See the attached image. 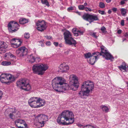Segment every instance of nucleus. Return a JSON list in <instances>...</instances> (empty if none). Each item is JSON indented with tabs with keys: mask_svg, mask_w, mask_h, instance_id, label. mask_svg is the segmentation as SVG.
Returning <instances> with one entry per match:
<instances>
[{
	"mask_svg": "<svg viewBox=\"0 0 128 128\" xmlns=\"http://www.w3.org/2000/svg\"><path fill=\"white\" fill-rule=\"evenodd\" d=\"M71 82L73 84L70 86L66 83V80L61 77H57L53 79L52 81V85L53 88L57 92H63L70 89L74 90H76L78 88L79 84L78 80L76 76L74 75H72Z\"/></svg>",
	"mask_w": 128,
	"mask_h": 128,
	"instance_id": "obj_1",
	"label": "nucleus"
},
{
	"mask_svg": "<svg viewBox=\"0 0 128 128\" xmlns=\"http://www.w3.org/2000/svg\"><path fill=\"white\" fill-rule=\"evenodd\" d=\"M74 115L71 111H63L58 116L57 122L60 125H67L73 124L74 122Z\"/></svg>",
	"mask_w": 128,
	"mask_h": 128,
	"instance_id": "obj_2",
	"label": "nucleus"
},
{
	"mask_svg": "<svg viewBox=\"0 0 128 128\" xmlns=\"http://www.w3.org/2000/svg\"><path fill=\"white\" fill-rule=\"evenodd\" d=\"M93 83L90 80L84 82L81 88V90L78 93V96L82 98H85L84 96H90V92L94 88Z\"/></svg>",
	"mask_w": 128,
	"mask_h": 128,
	"instance_id": "obj_3",
	"label": "nucleus"
},
{
	"mask_svg": "<svg viewBox=\"0 0 128 128\" xmlns=\"http://www.w3.org/2000/svg\"><path fill=\"white\" fill-rule=\"evenodd\" d=\"M48 68V66L46 64H36L33 66L32 70L35 73L38 72V74L42 75L44 72L47 70Z\"/></svg>",
	"mask_w": 128,
	"mask_h": 128,
	"instance_id": "obj_4",
	"label": "nucleus"
},
{
	"mask_svg": "<svg viewBox=\"0 0 128 128\" xmlns=\"http://www.w3.org/2000/svg\"><path fill=\"white\" fill-rule=\"evenodd\" d=\"M25 79H21L16 82L17 86L21 89L28 91L31 89V86Z\"/></svg>",
	"mask_w": 128,
	"mask_h": 128,
	"instance_id": "obj_5",
	"label": "nucleus"
},
{
	"mask_svg": "<svg viewBox=\"0 0 128 128\" xmlns=\"http://www.w3.org/2000/svg\"><path fill=\"white\" fill-rule=\"evenodd\" d=\"M64 39L66 44L69 45H75L76 44V40L72 37L71 33L68 30H66L64 33Z\"/></svg>",
	"mask_w": 128,
	"mask_h": 128,
	"instance_id": "obj_6",
	"label": "nucleus"
},
{
	"mask_svg": "<svg viewBox=\"0 0 128 128\" xmlns=\"http://www.w3.org/2000/svg\"><path fill=\"white\" fill-rule=\"evenodd\" d=\"M15 80L13 76L9 74H1L0 76V80L2 83L9 84Z\"/></svg>",
	"mask_w": 128,
	"mask_h": 128,
	"instance_id": "obj_7",
	"label": "nucleus"
},
{
	"mask_svg": "<svg viewBox=\"0 0 128 128\" xmlns=\"http://www.w3.org/2000/svg\"><path fill=\"white\" fill-rule=\"evenodd\" d=\"M101 51L100 52H96L98 56H102L107 60L110 59L112 57V55L106 50V48L103 46H100Z\"/></svg>",
	"mask_w": 128,
	"mask_h": 128,
	"instance_id": "obj_8",
	"label": "nucleus"
},
{
	"mask_svg": "<svg viewBox=\"0 0 128 128\" xmlns=\"http://www.w3.org/2000/svg\"><path fill=\"white\" fill-rule=\"evenodd\" d=\"M48 116L42 114L38 115L36 118L35 119L36 120H38V124H40L41 126H40L37 127V128H39L44 126L45 122L48 120Z\"/></svg>",
	"mask_w": 128,
	"mask_h": 128,
	"instance_id": "obj_9",
	"label": "nucleus"
},
{
	"mask_svg": "<svg viewBox=\"0 0 128 128\" xmlns=\"http://www.w3.org/2000/svg\"><path fill=\"white\" fill-rule=\"evenodd\" d=\"M82 18L84 20L89 22L91 24L94 21L98 20V16L95 14H85L82 16Z\"/></svg>",
	"mask_w": 128,
	"mask_h": 128,
	"instance_id": "obj_10",
	"label": "nucleus"
},
{
	"mask_svg": "<svg viewBox=\"0 0 128 128\" xmlns=\"http://www.w3.org/2000/svg\"><path fill=\"white\" fill-rule=\"evenodd\" d=\"M47 23L44 20H38L36 24V29L38 31L43 32L47 28Z\"/></svg>",
	"mask_w": 128,
	"mask_h": 128,
	"instance_id": "obj_11",
	"label": "nucleus"
},
{
	"mask_svg": "<svg viewBox=\"0 0 128 128\" xmlns=\"http://www.w3.org/2000/svg\"><path fill=\"white\" fill-rule=\"evenodd\" d=\"M8 30L12 32H15L19 28V25L16 22H11L8 24Z\"/></svg>",
	"mask_w": 128,
	"mask_h": 128,
	"instance_id": "obj_12",
	"label": "nucleus"
},
{
	"mask_svg": "<svg viewBox=\"0 0 128 128\" xmlns=\"http://www.w3.org/2000/svg\"><path fill=\"white\" fill-rule=\"evenodd\" d=\"M27 49L24 46L19 48L16 51V54L18 56L22 57L27 54Z\"/></svg>",
	"mask_w": 128,
	"mask_h": 128,
	"instance_id": "obj_13",
	"label": "nucleus"
},
{
	"mask_svg": "<svg viewBox=\"0 0 128 128\" xmlns=\"http://www.w3.org/2000/svg\"><path fill=\"white\" fill-rule=\"evenodd\" d=\"M39 100L37 101L36 102H32V103H28V104L31 107L34 108H38L44 106L45 103V100Z\"/></svg>",
	"mask_w": 128,
	"mask_h": 128,
	"instance_id": "obj_14",
	"label": "nucleus"
},
{
	"mask_svg": "<svg viewBox=\"0 0 128 128\" xmlns=\"http://www.w3.org/2000/svg\"><path fill=\"white\" fill-rule=\"evenodd\" d=\"M99 57V56H98V55L96 52H94L92 53V55L91 57L87 59V61L89 64L93 65Z\"/></svg>",
	"mask_w": 128,
	"mask_h": 128,
	"instance_id": "obj_15",
	"label": "nucleus"
},
{
	"mask_svg": "<svg viewBox=\"0 0 128 128\" xmlns=\"http://www.w3.org/2000/svg\"><path fill=\"white\" fill-rule=\"evenodd\" d=\"M12 42H14L16 43H14L12 44V46L14 48H17L21 46L22 42L21 40L17 39L16 38H12L11 40Z\"/></svg>",
	"mask_w": 128,
	"mask_h": 128,
	"instance_id": "obj_16",
	"label": "nucleus"
},
{
	"mask_svg": "<svg viewBox=\"0 0 128 128\" xmlns=\"http://www.w3.org/2000/svg\"><path fill=\"white\" fill-rule=\"evenodd\" d=\"M28 58L30 59L29 62L31 63L35 62H39L41 60L39 56H37L36 57H34L32 55H29L28 56Z\"/></svg>",
	"mask_w": 128,
	"mask_h": 128,
	"instance_id": "obj_17",
	"label": "nucleus"
},
{
	"mask_svg": "<svg viewBox=\"0 0 128 128\" xmlns=\"http://www.w3.org/2000/svg\"><path fill=\"white\" fill-rule=\"evenodd\" d=\"M8 46V45L6 43L0 41V54L5 52V49Z\"/></svg>",
	"mask_w": 128,
	"mask_h": 128,
	"instance_id": "obj_18",
	"label": "nucleus"
},
{
	"mask_svg": "<svg viewBox=\"0 0 128 128\" xmlns=\"http://www.w3.org/2000/svg\"><path fill=\"white\" fill-rule=\"evenodd\" d=\"M59 68L60 71L63 72H67L69 69V67L67 65H66L65 64L63 63L60 65L59 66Z\"/></svg>",
	"mask_w": 128,
	"mask_h": 128,
	"instance_id": "obj_19",
	"label": "nucleus"
},
{
	"mask_svg": "<svg viewBox=\"0 0 128 128\" xmlns=\"http://www.w3.org/2000/svg\"><path fill=\"white\" fill-rule=\"evenodd\" d=\"M14 123L16 126L19 128H22L20 125L25 123V122L23 120L19 119L16 120L15 121Z\"/></svg>",
	"mask_w": 128,
	"mask_h": 128,
	"instance_id": "obj_20",
	"label": "nucleus"
},
{
	"mask_svg": "<svg viewBox=\"0 0 128 128\" xmlns=\"http://www.w3.org/2000/svg\"><path fill=\"white\" fill-rule=\"evenodd\" d=\"M39 100H42L40 98H39L38 97H33L30 98L28 101V103H32V102H36L37 101Z\"/></svg>",
	"mask_w": 128,
	"mask_h": 128,
	"instance_id": "obj_21",
	"label": "nucleus"
},
{
	"mask_svg": "<svg viewBox=\"0 0 128 128\" xmlns=\"http://www.w3.org/2000/svg\"><path fill=\"white\" fill-rule=\"evenodd\" d=\"M28 22V20L25 18H21L19 20V23L21 24H24Z\"/></svg>",
	"mask_w": 128,
	"mask_h": 128,
	"instance_id": "obj_22",
	"label": "nucleus"
},
{
	"mask_svg": "<svg viewBox=\"0 0 128 128\" xmlns=\"http://www.w3.org/2000/svg\"><path fill=\"white\" fill-rule=\"evenodd\" d=\"M121 70H124L125 71H126V65L124 63H123L122 65H121L120 66L118 67Z\"/></svg>",
	"mask_w": 128,
	"mask_h": 128,
	"instance_id": "obj_23",
	"label": "nucleus"
},
{
	"mask_svg": "<svg viewBox=\"0 0 128 128\" xmlns=\"http://www.w3.org/2000/svg\"><path fill=\"white\" fill-rule=\"evenodd\" d=\"M92 54H91L90 52H88L84 54V56L85 58H87V59H88L91 57V56H92Z\"/></svg>",
	"mask_w": 128,
	"mask_h": 128,
	"instance_id": "obj_24",
	"label": "nucleus"
},
{
	"mask_svg": "<svg viewBox=\"0 0 128 128\" xmlns=\"http://www.w3.org/2000/svg\"><path fill=\"white\" fill-rule=\"evenodd\" d=\"M11 63L10 62L4 61L2 63V64L4 66H8L10 65Z\"/></svg>",
	"mask_w": 128,
	"mask_h": 128,
	"instance_id": "obj_25",
	"label": "nucleus"
},
{
	"mask_svg": "<svg viewBox=\"0 0 128 128\" xmlns=\"http://www.w3.org/2000/svg\"><path fill=\"white\" fill-rule=\"evenodd\" d=\"M121 13L123 16H124L126 13V10L124 8H122L120 10Z\"/></svg>",
	"mask_w": 128,
	"mask_h": 128,
	"instance_id": "obj_26",
	"label": "nucleus"
},
{
	"mask_svg": "<svg viewBox=\"0 0 128 128\" xmlns=\"http://www.w3.org/2000/svg\"><path fill=\"white\" fill-rule=\"evenodd\" d=\"M41 2L43 4H45L48 6H49V3L47 0H41Z\"/></svg>",
	"mask_w": 128,
	"mask_h": 128,
	"instance_id": "obj_27",
	"label": "nucleus"
},
{
	"mask_svg": "<svg viewBox=\"0 0 128 128\" xmlns=\"http://www.w3.org/2000/svg\"><path fill=\"white\" fill-rule=\"evenodd\" d=\"M10 56V58H16V56L10 53H7L5 55V56L6 57L7 56Z\"/></svg>",
	"mask_w": 128,
	"mask_h": 128,
	"instance_id": "obj_28",
	"label": "nucleus"
},
{
	"mask_svg": "<svg viewBox=\"0 0 128 128\" xmlns=\"http://www.w3.org/2000/svg\"><path fill=\"white\" fill-rule=\"evenodd\" d=\"M102 106V108L103 111H104L106 112H108V109L107 107L104 106Z\"/></svg>",
	"mask_w": 128,
	"mask_h": 128,
	"instance_id": "obj_29",
	"label": "nucleus"
},
{
	"mask_svg": "<svg viewBox=\"0 0 128 128\" xmlns=\"http://www.w3.org/2000/svg\"><path fill=\"white\" fill-rule=\"evenodd\" d=\"M99 6L100 7L102 8H104L105 7L104 4L102 2H100V3Z\"/></svg>",
	"mask_w": 128,
	"mask_h": 128,
	"instance_id": "obj_30",
	"label": "nucleus"
},
{
	"mask_svg": "<svg viewBox=\"0 0 128 128\" xmlns=\"http://www.w3.org/2000/svg\"><path fill=\"white\" fill-rule=\"evenodd\" d=\"M96 32H91L90 33V35L93 37L97 38V36L96 35Z\"/></svg>",
	"mask_w": 128,
	"mask_h": 128,
	"instance_id": "obj_31",
	"label": "nucleus"
},
{
	"mask_svg": "<svg viewBox=\"0 0 128 128\" xmlns=\"http://www.w3.org/2000/svg\"><path fill=\"white\" fill-rule=\"evenodd\" d=\"M100 30L103 33H105L106 32V28L104 26H102Z\"/></svg>",
	"mask_w": 128,
	"mask_h": 128,
	"instance_id": "obj_32",
	"label": "nucleus"
},
{
	"mask_svg": "<svg viewBox=\"0 0 128 128\" xmlns=\"http://www.w3.org/2000/svg\"><path fill=\"white\" fill-rule=\"evenodd\" d=\"M24 37L26 38H28L30 37V35L29 33H25L24 35Z\"/></svg>",
	"mask_w": 128,
	"mask_h": 128,
	"instance_id": "obj_33",
	"label": "nucleus"
},
{
	"mask_svg": "<svg viewBox=\"0 0 128 128\" xmlns=\"http://www.w3.org/2000/svg\"><path fill=\"white\" fill-rule=\"evenodd\" d=\"M78 36L83 35L84 33V32L83 31L79 30H78Z\"/></svg>",
	"mask_w": 128,
	"mask_h": 128,
	"instance_id": "obj_34",
	"label": "nucleus"
},
{
	"mask_svg": "<svg viewBox=\"0 0 128 128\" xmlns=\"http://www.w3.org/2000/svg\"><path fill=\"white\" fill-rule=\"evenodd\" d=\"M78 8L80 10H83L85 8L83 5H80L78 6Z\"/></svg>",
	"mask_w": 128,
	"mask_h": 128,
	"instance_id": "obj_35",
	"label": "nucleus"
},
{
	"mask_svg": "<svg viewBox=\"0 0 128 128\" xmlns=\"http://www.w3.org/2000/svg\"><path fill=\"white\" fill-rule=\"evenodd\" d=\"M85 10L86 11L91 12L92 11V9L90 8L86 7L85 8Z\"/></svg>",
	"mask_w": 128,
	"mask_h": 128,
	"instance_id": "obj_36",
	"label": "nucleus"
},
{
	"mask_svg": "<svg viewBox=\"0 0 128 128\" xmlns=\"http://www.w3.org/2000/svg\"><path fill=\"white\" fill-rule=\"evenodd\" d=\"M76 125L78 127H81V128H83V126H84L83 125V124H81L78 123H77L76 124Z\"/></svg>",
	"mask_w": 128,
	"mask_h": 128,
	"instance_id": "obj_37",
	"label": "nucleus"
},
{
	"mask_svg": "<svg viewBox=\"0 0 128 128\" xmlns=\"http://www.w3.org/2000/svg\"><path fill=\"white\" fill-rule=\"evenodd\" d=\"M73 10V8L72 6L68 8L67 10L68 11L70 12Z\"/></svg>",
	"mask_w": 128,
	"mask_h": 128,
	"instance_id": "obj_38",
	"label": "nucleus"
},
{
	"mask_svg": "<svg viewBox=\"0 0 128 128\" xmlns=\"http://www.w3.org/2000/svg\"><path fill=\"white\" fill-rule=\"evenodd\" d=\"M99 13L102 15L104 14H105V12L104 11H102L100 10H98Z\"/></svg>",
	"mask_w": 128,
	"mask_h": 128,
	"instance_id": "obj_39",
	"label": "nucleus"
},
{
	"mask_svg": "<svg viewBox=\"0 0 128 128\" xmlns=\"http://www.w3.org/2000/svg\"><path fill=\"white\" fill-rule=\"evenodd\" d=\"M44 37L50 40L52 38V37L51 36H44Z\"/></svg>",
	"mask_w": 128,
	"mask_h": 128,
	"instance_id": "obj_40",
	"label": "nucleus"
},
{
	"mask_svg": "<svg viewBox=\"0 0 128 128\" xmlns=\"http://www.w3.org/2000/svg\"><path fill=\"white\" fill-rule=\"evenodd\" d=\"M46 44L47 46H50L51 45V43L50 42H47Z\"/></svg>",
	"mask_w": 128,
	"mask_h": 128,
	"instance_id": "obj_41",
	"label": "nucleus"
},
{
	"mask_svg": "<svg viewBox=\"0 0 128 128\" xmlns=\"http://www.w3.org/2000/svg\"><path fill=\"white\" fill-rule=\"evenodd\" d=\"M121 25L122 26H124V20H122L121 21Z\"/></svg>",
	"mask_w": 128,
	"mask_h": 128,
	"instance_id": "obj_42",
	"label": "nucleus"
},
{
	"mask_svg": "<svg viewBox=\"0 0 128 128\" xmlns=\"http://www.w3.org/2000/svg\"><path fill=\"white\" fill-rule=\"evenodd\" d=\"M78 30L77 29V30H76V31L75 32V33H74V36H78Z\"/></svg>",
	"mask_w": 128,
	"mask_h": 128,
	"instance_id": "obj_43",
	"label": "nucleus"
},
{
	"mask_svg": "<svg viewBox=\"0 0 128 128\" xmlns=\"http://www.w3.org/2000/svg\"><path fill=\"white\" fill-rule=\"evenodd\" d=\"M77 29L75 28H73L72 30V32L74 34V33H75V32L76 31V30Z\"/></svg>",
	"mask_w": 128,
	"mask_h": 128,
	"instance_id": "obj_44",
	"label": "nucleus"
},
{
	"mask_svg": "<svg viewBox=\"0 0 128 128\" xmlns=\"http://www.w3.org/2000/svg\"><path fill=\"white\" fill-rule=\"evenodd\" d=\"M54 44L56 46H58V42H54Z\"/></svg>",
	"mask_w": 128,
	"mask_h": 128,
	"instance_id": "obj_45",
	"label": "nucleus"
},
{
	"mask_svg": "<svg viewBox=\"0 0 128 128\" xmlns=\"http://www.w3.org/2000/svg\"><path fill=\"white\" fill-rule=\"evenodd\" d=\"M41 44L42 46L43 47L44 46V44L42 43V41H40L39 42Z\"/></svg>",
	"mask_w": 128,
	"mask_h": 128,
	"instance_id": "obj_46",
	"label": "nucleus"
},
{
	"mask_svg": "<svg viewBox=\"0 0 128 128\" xmlns=\"http://www.w3.org/2000/svg\"><path fill=\"white\" fill-rule=\"evenodd\" d=\"M122 32V30H118L117 33L119 34H120Z\"/></svg>",
	"mask_w": 128,
	"mask_h": 128,
	"instance_id": "obj_47",
	"label": "nucleus"
},
{
	"mask_svg": "<svg viewBox=\"0 0 128 128\" xmlns=\"http://www.w3.org/2000/svg\"><path fill=\"white\" fill-rule=\"evenodd\" d=\"M117 9L116 8H112V10L114 12H116L117 11Z\"/></svg>",
	"mask_w": 128,
	"mask_h": 128,
	"instance_id": "obj_48",
	"label": "nucleus"
},
{
	"mask_svg": "<svg viewBox=\"0 0 128 128\" xmlns=\"http://www.w3.org/2000/svg\"><path fill=\"white\" fill-rule=\"evenodd\" d=\"M124 35L125 37H128V33L126 32Z\"/></svg>",
	"mask_w": 128,
	"mask_h": 128,
	"instance_id": "obj_49",
	"label": "nucleus"
},
{
	"mask_svg": "<svg viewBox=\"0 0 128 128\" xmlns=\"http://www.w3.org/2000/svg\"><path fill=\"white\" fill-rule=\"evenodd\" d=\"M2 95V91H0V100L1 99Z\"/></svg>",
	"mask_w": 128,
	"mask_h": 128,
	"instance_id": "obj_50",
	"label": "nucleus"
},
{
	"mask_svg": "<svg viewBox=\"0 0 128 128\" xmlns=\"http://www.w3.org/2000/svg\"><path fill=\"white\" fill-rule=\"evenodd\" d=\"M9 116L10 118H11L12 119V116H13V115L11 113L9 115Z\"/></svg>",
	"mask_w": 128,
	"mask_h": 128,
	"instance_id": "obj_51",
	"label": "nucleus"
},
{
	"mask_svg": "<svg viewBox=\"0 0 128 128\" xmlns=\"http://www.w3.org/2000/svg\"><path fill=\"white\" fill-rule=\"evenodd\" d=\"M125 3V2L124 1H122L120 2V4L121 5H123Z\"/></svg>",
	"mask_w": 128,
	"mask_h": 128,
	"instance_id": "obj_52",
	"label": "nucleus"
},
{
	"mask_svg": "<svg viewBox=\"0 0 128 128\" xmlns=\"http://www.w3.org/2000/svg\"><path fill=\"white\" fill-rule=\"evenodd\" d=\"M111 0H106V2L108 3L110 2Z\"/></svg>",
	"mask_w": 128,
	"mask_h": 128,
	"instance_id": "obj_53",
	"label": "nucleus"
},
{
	"mask_svg": "<svg viewBox=\"0 0 128 128\" xmlns=\"http://www.w3.org/2000/svg\"><path fill=\"white\" fill-rule=\"evenodd\" d=\"M88 5V4L86 2H85L84 4V6H87Z\"/></svg>",
	"mask_w": 128,
	"mask_h": 128,
	"instance_id": "obj_54",
	"label": "nucleus"
},
{
	"mask_svg": "<svg viewBox=\"0 0 128 128\" xmlns=\"http://www.w3.org/2000/svg\"><path fill=\"white\" fill-rule=\"evenodd\" d=\"M23 124H24V126L26 128V127H27V124H25L24 123Z\"/></svg>",
	"mask_w": 128,
	"mask_h": 128,
	"instance_id": "obj_55",
	"label": "nucleus"
},
{
	"mask_svg": "<svg viewBox=\"0 0 128 128\" xmlns=\"http://www.w3.org/2000/svg\"><path fill=\"white\" fill-rule=\"evenodd\" d=\"M112 11L110 10H109L108 11V13L109 14H110L111 13Z\"/></svg>",
	"mask_w": 128,
	"mask_h": 128,
	"instance_id": "obj_56",
	"label": "nucleus"
},
{
	"mask_svg": "<svg viewBox=\"0 0 128 128\" xmlns=\"http://www.w3.org/2000/svg\"><path fill=\"white\" fill-rule=\"evenodd\" d=\"M76 13H77L79 15H80V14H81L79 12H76Z\"/></svg>",
	"mask_w": 128,
	"mask_h": 128,
	"instance_id": "obj_57",
	"label": "nucleus"
},
{
	"mask_svg": "<svg viewBox=\"0 0 128 128\" xmlns=\"http://www.w3.org/2000/svg\"><path fill=\"white\" fill-rule=\"evenodd\" d=\"M126 40V38H123L122 40V42H124V41H125V40Z\"/></svg>",
	"mask_w": 128,
	"mask_h": 128,
	"instance_id": "obj_58",
	"label": "nucleus"
},
{
	"mask_svg": "<svg viewBox=\"0 0 128 128\" xmlns=\"http://www.w3.org/2000/svg\"><path fill=\"white\" fill-rule=\"evenodd\" d=\"M68 52H68V51H67L66 52H65V53H66V54H68Z\"/></svg>",
	"mask_w": 128,
	"mask_h": 128,
	"instance_id": "obj_59",
	"label": "nucleus"
},
{
	"mask_svg": "<svg viewBox=\"0 0 128 128\" xmlns=\"http://www.w3.org/2000/svg\"><path fill=\"white\" fill-rule=\"evenodd\" d=\"M126 20H128V18H126Z\"/></svg>",
	"mask_w": 128,
	"mask_h": 128,
	"instance_id": "obj_60",
	"label": "nucleus"
},
{
	"mask_svg": "<svg viewBox=\"0 0 128 128\" xmlns=\"http://www.w3.org/2000/svg\"><path fill=\"white\" fill-rule=\"evenodd\" d=\"M87 24V25H88V24Z\"/></svg>",
	"mask_w": 128,
	"mask_h": 128,
	"instance_id": "obj_61",
	"label": "nucleus"
},
{
	"mask_svg": "<svg viewBox=\"0 0 128 128\" xmlns=\"http://www.w3.org/2000/svg\"><path fill=\"white\" fill-rule=\"evenodd\" d=\"M112 59H113V58H114L113 57V56H112Z\"/></svg>",
	"mask_w": 128,
	"mask_h": 128,
	"instance_id": "obj_62",
	"label": "nucleus"
},
{
	"mask_svg": "<svg viewBox=\"0 0 128 128\" xmlns=\"http://www.w3.org/2000/svg\"><path fill=\"white\" fill-rule=\"evenodd\" d=\"M36 124H35V125L36 126Z\"/></svg>",
	"mask_w": 128,
	"mask_h": 128,
	"instance_id": "obj_63",
	"label": "nucleus"
}]
</instances>
